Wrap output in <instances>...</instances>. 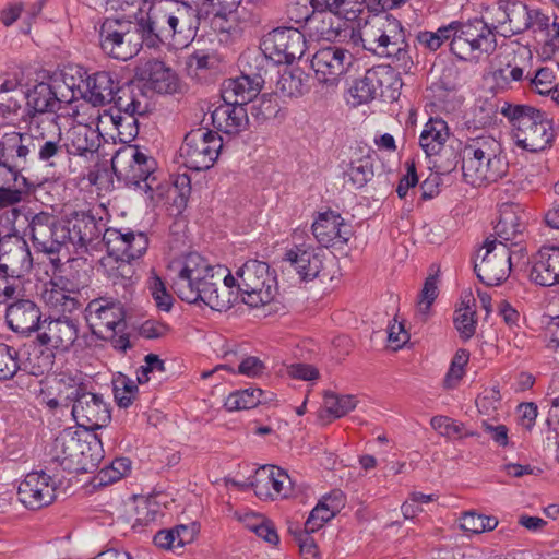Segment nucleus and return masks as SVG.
Instances as JSON below:
<instances>
[{"label":"nucleus","instance_id":"obj_1","mask_svg":"<svg viewBox=\"0 0 559 559\" xmlns=\"http://www.w3.org/2000/svg\"><path fill=\"white\" fill-rule=\"evenodd\" d=\"M170 271L176 272L173 288L183 301H201L212 310L226 311L237 300L234 275L221 265H212L197 252H190L174 263Z\"/></svg>","mask_w":559,"mask_h":559},{"label":"nucleus","instance_id":"obj_2","mask_svg":"<svg viewBox=\"0 0 559 559\" xmlns=\"http://www.w3.org/2000/svg\"><path fill=\"white\" fill-rule=\"evenodd\" d=\"M140 22L147 47L167 45L178 49L194 38L200 25V11L193 2L175 0L157 11L147 12Z\"/></svg>","mask_w":559,"mask_h":559},{"label":"nucleus","instance_id":"obj_3","mask_svg":"<svg viewBox=\"0 0 559 559\" xmlns=\"http://www.w3.org/2000/svg\"><path fill=\"white\" fill-rule=\"evenodd\" d=\"M0 156L17 168L28 169L38 163L51 169L59 163L63 152L59 143L50 139L39 126L25 132H8L0 140Z\"/></svg>","mask_w":559,"mask_h":559},{"label":"nucleus","instance_id":"obj_4","mask_svg":"<svg viewBox=\"0 0 559 559\" xmlns=\"http://www.w3.org/2000/svg\"><path fill=\"white\" fill-rule=\"evenodd\" d=\"M461 163L464 181L474 187L496 182L509 170L501 143L490 135L471 140L462 151Z\"/></svg>","mask_w":559,"mask_h":559},{"label":"nucleus","instance_id":"obj_5","mask_svg":"<svg viewBox=\"0 0 559 559\" xmlns=\"http://www.w3.org/2000/svg\"><path fill=\"white\" fill-rule=\"evenodd\" d=\"M501 114L512 124L519 147L537 153L551 146L555 131L545 112L527 105L504 104Z\"/></svg>","mask_w":559,"mask_h":559},{"label":"nucleus","instance_id":"obj_6","mask_svg":"<svg viewBox=\"0 0 559 559\" xmlns=\"http://www.w3.org/2000/svg\"><path fill=\"white\" fill-rule=\"evenodd\" d=\"M453 25L455 29L449 46L459 60L478 63L496 51V35L484 19L453 21Z\"/></svg>","mask_w":559,"mask_h":559},{"label":"nucleus","instance_id":"obj_7","mask_svg":"<svg viewBox=\"0 0 559 559\" xmlns=\"http://www.w3.org/2000/svg\"><path fill=\"white\" fill-rule=\"evenodd\" d=\"M145 43L140 20L107 17L98 28V44L102 51L117 60L132 59Z\"/></svg>","mask_w":559,"mask_h":559},{"label":"nucleus","instance_id":"obj_8","mask_svg":"<svg viewBox=\"0 0 559 559\" xmlns=\"http://www.w3.org/2000/svg\"><path fill=\"white\" fill-rule=\"evenodd\" d=\"M234 277L235 295L253 308L271 302L277 292L276 277L264 261L255 259L246 261L236 271Z\"/></svg>","mask_w":559,"mask_h":559},{"label":"nucleus","instance_id":"obj_9","mask_svg":"<svg viewBox=\"0 0 559 559\" xmlns=\"http://www.w3.org/2000/svg\"><path fill=\"white\" fill-rule=\"evenodd\" d=\"M111 167L119 180L150 193V198H153V192L159 187L155 176L156 160L138 146L118 151L111 159Z\"/></svg>","mask_w":559,"mask_h":559},{"label":"nucleus","instance_id":"obj_10","mask_svg":"<svg viewBox=\"0 0 559 559\" xmlns=\"http://www.w3.org/2000/svg\"><path fill=\"white\" fill-rule=\"evenodd\" d=\"M103 218H97L91 211H74L61 218L59 236L66 243H71L76 250L88 252L100 243L105 231Z\"/></svg>","mask_w":559,"mask_h":559},{"label":"nucleus","instance_id":"obj_11","mask_svg":"<svg viewBox=\"0 0 559 559\" xmlns=\"http://www.w3.org/2000/svg\"><path fill=\"white\" fill-rule=\"evenodd\" d=\"M90 445L82 441L76 432L61 431L53 440L49 456L50 461L58 464L63 471L73 473L92 472L98 463V459L87 454Z\"/></svg>","mask_w":559,"mask_h":559},{"label":"nucleus","instance_id":"obj_12","mask_svg":"<svg viewBox=\"0 0 559 559\" xmlns=\"http://www.w3.org/2000/svg\"><path fill=\"white\" fill-rule=\"evenodd\" d=\"M222 138L212 130L198 128L188 132L180 147L183 165L195 171L213 166L222 148Z\"/></svg>","mask_w":559,"mask_h":559},{"label":"nucleus","instance_id":"obj_13","mask_svg":"<svg viewBox=\"0 0 559 559\" xmlns=\"http://www.w3.org/2000/svg\"><path fill=\"white\" fill-rule=\"evenodd\" d=\"M84 318L92 335L99 340L112 337L126 328L122 306L106 298L91 300L84 310Z\"/></svg>","mask_w":559,"mask_h":559},{"label":"nucleus","instance_id":"obj_14","mask_svg":"<svg viewBox=\"0 0 559 559\" xmlns=\"http://www.w3.org/2000/svg\"><path fill=\"white\" fill-rule=\"evenodd\" d=\"M261 47L264 60L269 57L276 63L290 64L305 53L306 38L297 28L280 27L263 37Z\"/></svg>","mask_w":559,"mask_h":559},{"label":"nucleus","instance_id":"obj_15","mask_svg":"<svg viewBox=\"0 0 559 559\" xmlns=\"http://www.w3.org/2000/svg\"><path fill=\"white\" fill-rule=\"evenodd\" d=\"M50 139L59 143L63 152L59 163L51 164V169L62 167L69 160V155L87 157L96 153L100 146V133L85 123L73 124L67 131L66 140L62 138L61 129L57 127L56 132H50Z\"/></svg>","mask_w":559,"mask_h":559},{"label":"nucleus","instance_id":"obj_16","mask_svg":"<svg viewBox=\"0 0 559 559\" xmlns=\"http://www.w3.org/2000/svg\"><path fill=\"white\" fill-rule=\"evenodd\" d=\"M88 340L90 336L86 334L79 336V322L67 316L51 319L44 326V331L37 335L40 345L61 352H68L71 348L75 352L82 350L90 345Z\"/></svg>","mask_w":559,"mask_h":559},{"label":"nucleus","instance_id":"obj_17","mask_svg":"<svg viewBox=\"0 0 559 559\" xmlns=\"http://www.w3.org/2000/svg\"><path fill=\"white\" fill-rule=\"evenodd\" d=\"M352 62L353 55L348 50L333 45L316 51L311 58V68L321 84L335 87Z\"/></svg>","mask_w":559,"mask_h":559},{"label":"nucleus","instance_id":"obj_18","mask_svg":"<svg viewBox=\"0 0 559 559\" xmlns=\"http://www.w3.org/2000/svg\"><path fill=\"white\" fill-rule=\"evenodd\" d=\"M255 63V70L252 71L251 64L248 63L249 69L241 71V75L225 80L222 86V99L223 102H233L246 107L260 93L264 78L262 74L261 63L264 62V57L255 55L253 58Z\"/></svg>","mask_w":559,"mask_h":559},{"label":"nucleus","instance_id":"obj_19","mask_svg":"<svg viewBox=\"0 0 559 559\" xmlns=\"http://www.w3.org/2000/svg\"><path fill=\"white\" fill-rule=\"evenodd\" d=\"M485 255L479 263H475L474 270L481 283L487 286H496L508 278L511 271V260L518 251L510 250L506 246H497L496 241L486 239Z\"/></svg>","mask_w":559,"mask_h":559},{"label":"nucleus","instance_id":"obj_20","mask_svg":"<svg viewBox=\"0 0 559 559\" xmlns=\"http://www.w3.org/2000/svg\"><path fill=\"white\" fill-rule=\"evenodd\" d=\"M109 258L141 259L148 248V237L129 228H106L102 238Z\"/></svg>","mask_w":559,"mask_h":559},{"label":"nucleus","instance_id":"obj_21","mask_svg":"<svg viewBox=\"0 0 559 559\" xmlns=\"http://www.w3.org/2000/svg\"><path fill=\"white\" fill-rule=\"evenodd\" d=\"M71 414L78 426L86 430H96L106 427L111 419L109 404L103 394L85 390L76 404H73Z\"/></svg>","mask_w":559,"mask_h":559},{"label":"nucleus","instance_id":"obj_22","mask_svg":"<svg viewBox=\"0 0 559 559\" xmlns=\"http://www.w3.org/2000/svg\"><path fill=\"white\" fill-rule=\"evenodd\" d=\"M57 484L44 471L28 473L20 483L17 495L20 501L29 509H40L56 499Z\"/></svg>","mask_w":559,"mask_h":559},{"label":"nucleus","instance_id":"obj_23","mask_svg":"<svg viewBox=\"0 0 559 559\" xmlns=\"http://www.w3.org/2000/svg\"><path fill=\"white\" fill-rule=\"evenodd\" d=\"M33 266L27 242L19 236L0 238V271L11 277H23Z\"/></svg>","mask_w":559,"mask_h":559},{"label":"nucleus","instance_id":"obj_24","mask_svg":"<svg viewBox=\"0 0 559 559\" xmlns=\"http://www.w3.org/2000/svg\"><path fill=\"white\" fill-rule=\"evenodd\" d=\"M60 87L61 85L56 80L49 78L46 81L36 82L24 92L32 123L43 115H55L61 109Z\"/></svg>","mask_w":559,"mask_h":559},{"label":"nucleus","instance_id":"obj_25","mask_svg":"<svg viewBox=\"0 0 559 559\" xmlns=\"http://www.w3.org/2000/svg\"><path fill=\"white\" fill-rule=\"evenodd\" d=\"M60 228L61 219L46 212L35 214L27 226L35 248L49 254L58 253L63 246Z\"/></svg>","mask_w":559,"mask_h":559},{"label":"nucleus","instance_id":"obj_26","mask_svg":"<svg viewBox=\"0 0 559 559\" xmlns=\"http://www.w3.org/2000/svg\"><path fill=\"white\" fill-rule=\"evenodd\" d=\"M322 267V251L305 243L288 249L282 260L283 271H295L304 282L318 277Z\"/></svg>","mask_w":559,"mask_h":559},{"label":"nucleus","instance_id":"obj_27","mask_svg":"<svg viewBox=\"0 0 559 559\" xmlns=\"http://www.w3.org/2000/svg\"><path fill=\"white\" fill-rule=\"evenodd\" d=\"M515 209L513 204L501 206L499 221L495 226V239L491 241H496L497 246H506L510 250L519 248L515 251L521 254L525 226Z\"/></svg>","mask_w":559,"mask_h":559},{"label":"nucleus","instance_id":"obj_28","mask_svg":"<svg viewBox=\"0 0 559 559\" xmlns=\"http://www.w3.org/2000/svg\"><path fill=\"white\" fill-rule=\"evenodd\" d=\"M251 486L260 499H274L278 496L285 498L292 492V479L288 474L273 465L259 468Z\"/></svg>","mask_w":559,"mask_h":559},{"label":"nucleus","instance_id":"obj_29","mask_svg":"<svg viewBox=\"0 0 559 559\" xmlns=\"http://www.w3.org/2000/svg\"><path fill=\"white\" fill-rule=\"evenodd\" d=\"M40 308L29 299L11 304L5 311L9 328L20 334H29L40 328Z\"/></svg>","mask_w":559,"mask_h":559},{"label":"nucleus","instance_id":"obj_30","mask_svg":"<svg viewBox=\"0 0 559 559\" xmlns=\"http://www.w3.org/2000/svg\"><path fill=\"white\" fill-rule=\"evenodd\" d=\"M530 280L542 287L559 284V247H543L534 257Z\"/></svg>","mask_w":559,"mask_h":559},{"label":"nucleus","instance_id":"obj_31","mask_svg":"<svg viewBox=\"0 0 559 559\" xmlns=\"http://www.w3.org/2000/svg\"><path fill=\"white\" fill-rule=\"evenodd\" d=\"M212 123L218 130L229 135L245 131L249 124L248 110L245 106L224 102L211 114Z\"/></svg>","mask_w":559,"mask_h":559},{"label":"nucleus","instance_id":"obj_32","mask_svg":"<svg viewBox=\"0 0 559 559\" xmlns=\"http://www.w3.org/2000/svg\"><path fill=\"white\" fill-rule=\"evenodd\" d=\"M343 228L344 219L333 212L321 213L311 226L314 238L323 247L346 243L350 233Z\"/></svg>","mask_w":559,"mask_h":559},{"label":"nucleus","instance_id":"obj_33","mask_svg":"<svg viewBox=\"0 0 559 559\" xmlns=\"http://www.w3.org/2000/svg\"><path fill=\"white\" fill-rule=\"evenodd\" d=\"M82 97L95 107L110 104L119 82L108 71H98L82 81Z\"/></svg>","mask_w":559,"mask_h":559},{"label":"nucleus","instance_id":"obj_34","mask_svg":"<svg viewBox=\"0 0 559 559\" xmlns=\"http://www.w3.org/2000/svg\"><path fill=\"white\" fill-rule=\"evenodd\" d=\"M80 293L76 289H69L63 278H55L45 285L41 293L45 304L57 312L72 313L81 307Z\"/></svg>","mask_w":559,"mask_h":559},{"label":"nucleus","instance_id":"obj_35","mask_svg":"<svg viewBox=\"0 0 559 559\" xmlns=\"http://www.w3.org/2000/svg\"><path fill=\"white\" fill-rule=\"evenodd\" d=\"M388 72L383 68H372L366 71L365 75L357 80L349 88L352 105L359 106L374 99L378 95H382L384 78Z\"/></svg>","mask_w":559,"mask_h":559},{"label":"nucleus","instance_id":"obj_36","mask_svg":"<svg viewBox=\"0 0 559 559\" xmlns=\"http://www.w3.org/2000/svg\"><path fill=\"white\" fill-rule=\"evenodd\" d=\"M142 78L152 90L159 94H174L179 88V79L175 71L163 61L150 60L142 69Z\"/></svg>","mask_w":559,"mask_h":559},{"label":"nucleus","instance_id":"obj_37","mask_svg":"<svg viewBox=\"0 0 559 559\" xmlns=\"http://www.w3.org/2000/svg\"><path fill=\"white\" fill-rule=\"evenodd\" d=\"M111 103L115 104L119 114H138L143 116L148 109L147 98L143 90L132 82L123 85L118 84Z\"/></svg>","mask_w":559,"mask_h":559},{"label":"nucleus","instance_id":"obj_38","mask_svg":"<svg viewBox=\"0 0 559 559\" xmlns=\"http://www.w3.org/2000/svg\"><path fill=\"white\" fill-rule=\"evenodd\" d=\"M388 27H394V34L392 35V40L385 48L378 49V57L388 58L396 68L408 71L413 66V61L409 56L408 44L405 40L402 24L394 19L388 24Z\"/></svg>","mask_w":559,"mask_h":559},{"label":"nucleus","instance_id":"obj_39","mask_svg":"<svg viewBox=\"0 0 559 559\" xmlns=\"http://www.w3.org/2000/svg\"><path fill=\"white\" fill-rule=\"evenodd\" d=\"M24 92L0 96V117L13 126L33 124L27 112V102L23 106Z\"/></svg>","mask_w":559,"mask_h":559},{"label":"nucleus","instance_id":"obj_40","mask_svg":"<svg viewBox=\"0 0 559 559\" xmlns=\"http://www.w3.org/2000/svg\"><path fill=\"white\" fill-rule=\"evenodd\" d=\"M449 138L448 127L443 120H429L419 138V145L427 156L438 155Z\"/></svg>","mask_w":559,"mask_h":559},{"label":"nucleus","instance_id":"obj_41","mask_svg":"<svg viewBox=\"0 0 559 559\" xmlns=\"http://www.w3.org/2000/svg\"><path fill=\"white\" fill-rule=\"evenodd\" d=\"M506 8L507 25L506 31L500 33L502 36L510 37L532 27L533 15L526 4L521 1L509 0V7Z\"/></svg>","mask_w":559,"mask_h":559},{"label":"nucleus","instance_id":"obj_42","mask_svg":"<svg viewBox=\"0 0 559 559\" xmlns=\"http://www.w3.org/2000/svg\"><path fill=\"white\" fill-rule=\"evenodd\" d=\"M329 12H314L309 17V27L324 40H335L342 32V20Z\"/></svg>","mask_w":559,"mask_h":559},{"label":"nucleus","instance_id":"obj_43","mask_svg":"<svg viewBox=\"0 0 559 559\" xmlns=\"http://www.w3.org/2000/svg\"><path fill=\"white\" fill-rule=\"evenodd\" d=\"M373 163L370 156H364L350 162L345 171V180L353 188L360 189L373 178Z\"/></svg>","mask_w":559,"mask_h":559},{"label":"nucleus","instance_id":"obj_44","mask_svg":"<svg viewBox=\"0 0 559 559\" xmlns=\"http://www.w3.org/2000/svg\"><path fill=\"white\" fill-rule=\"evenodd\" d=\"M193 538L192 530L186 525H177L171 530H162L154 536V544L159 548L173 549L182 547Z\"/></svg>","mask_w":559,"mask_h":559},{"label":"nucleus","instance_id":"obj_45","mask_svg":"<svg viewBox=\"0 0 559 559\" xmlns=\"http://www.w3.org/2000/svg\"><path fill=\"white\" fill-rule=\"evenodd\" d=\"M491 78L495 86L504 91L511 88L513 82H520L524 79V70L515 62V57H513V62L511 60L506 63L501 61L499 67L492 71Z\"/></svg>","mask_w":559,"mask_h":559},{"label":"nucleus","instance_id":"obj_46","mask_svg":"<svg viewBox=\"0 0 559 559\" xmlns=\"http://www.w3.org/2000/svg\"><path fill=\"white\" fill-rule=\"evenodd\" d=\"M112 261L104 263L106 273L114 284H121L127 286L130 284L135 275L134 262L136 260L124 258H111Z\"/></svg>","mask_w":559,"mask_h":559},{"label":"nucleus","instance_id":"obj_47","mask_svg":"<svg viewBox=\"0 0 559 559\" xmlns=\"http://www.w3.org/2000/svg\"><path fill=\"white\" fill-rule=\"evenodd\" d=\"M471 302H474V299L467 296V299L462 301L463 307L457 309L454 316L455 329L463 341H468L476 332L475 311L471 308Z\"/></svg>","mask_w":559,"mask_h":559},{"label":"nucleus","instance_id":"obj_48","mask_svg":"<svg viewBox=\"0 0 559 559\" xmlns=\"http://www.w3.org/2000/svg\"><path fill=\"white\" fill-rule=\"evenodd\" d=\"M262 393L261 389L236 391L227 396L224 406L229 412L253 408L261 403Z\"/></svg>","mask_w":559,"mask_h":559},{"label":"nucleus","instance_id":"obj_49","mask_svg":"<svg viewBox=\"0 0 559 559\" xmlns=\"http://www.w3.org/2000/svg\"><path fill=\"white\" fill-rule=\"evenodd\" d=\"M393 34L394 27L382 29L372 26L364 31L360 36V40L365 50H368L378 56V49L385 48L386 45L392 40Z\"/></svg>","mask_w":559,"mask_h":559},{"label":"nucleus","instance_id":"obj_50","mask_svg":"<svg viewBox=\"0 0 559 559\" xmlns=\"http://www.w3.org/2000/svg\"><path fill=\"white\" fill-rule=\"evenodd\" d=\"M138 383L123 374L114 381V396L119 407L127 408L133 403L139 393Z\"/></svg>","mask_w":559,"mask_h":559},{"label":"nucleus","instance_id":"obj_51","mask_svg":"<svg viewBox=\"0 0 559 559\" xmlns=\"http://www.w3.org/2000/svg\"><path fill=\"white\" fill-rule=\"evenodd\" d=\"M357 405V399L354 395H338L328 392L324 395V407L334 418H341L353 411Z\"/></svg>","mask_w":559,"mask_h":559},{"label":"nucleus","instance_id":"obj_52","mask_svg":"<svg viewBox=\"0 0 559 559\" xmlns=\"http://www.w3.org/2000/svg\"><path fill=\"white\" fill-rule=\"evenodd\" d=\"M162 516L159 504L154 499H140L135 507L133 528L148 526Z\"/></svg>","mask_w":559,"mask_h":559},{"label":"nucleus","instance_id":"obj_53","mask_svg":"<svg viewBox=\"0 0 559 559\" xmlns=\"http://www.w3.org/2000/svg\"><path fill=\"white\" fill-rule=\"evenodd\" d=\"M498 520L495 516H486L475 512H466L460 520V527L465 532L480 534L497 527Z\"/></svg>","mask_w":559,"mask_h":559},{"label":"nucleus","instance_id":"obj_54","mask_svg":"<svg viewBox=\"0 0 559 559\" xmlns=\"http://www.w3.org/2000/svg\"><path fill=\"white\" fill-rule=\"evenodd\" d=\"M86 389L84 383L76 381L74 378L61 376L58 380L57 394L64 402V407L70 405L73 407V404L78 403Z\"/></svg>","mask_w":559,"mask_h":559},{"label":"nucleus","instance_id":"obj_55","mask_svg":"<svg viewBox=\"0 0 559 559\" xmlns=\"http://www.w3.org/2000/svg\"><path fill=\"white\" fill-rule=\"evenodd\" d=\"M455 26L453 22L445 26H440L436 32H420L417 35L418 41L425 46L426 48L436 51L439 49L445 41H451L453 38V31Z\"/></svg>","mask_w":559,"mask_h":559},{"label":"nucleus","instance_id":"obj_56","mask_svg":"<svg viewBox=\"0 0 559 559\" xmlns=\"http://www.w3.org/2000/svg\"><path fill=\"white\" fill-rule=\"evenodd\" d=\"M468 360L469 352L467 349L460 348L456 350L443 381L447 389H453L459 384L465 374V366Z\"/></svg>","mask_w":559,"mask_h":559},{"label":"nucleus","instance_id":"obj_57","mask_svg":"<svg viewBox=\"0 0 559 559\" xmlns=\"http://www.w3.org/2000/svg\"><path fill=\"white\" fill-rule=\"evenodd\" d=\"M138 114H117L111 115V120L116 126L120 140L130 142L139 134Z\"/></svg>","mask_w":559,"mask_h":559},{"label":"nucleus","instance_id":"obj_58","mask_svg":"<svg viewBox=\"0 0 559 559\" xmlns=\"http://www.w3.org/2000/svg\"><path fill=\"white\" fill-rule=\"evenodd\" d=\"M19 368L17 352L8 344L0 343V381L13 378Z\"/></svg>","mask_w":559,"mask_h":559},{"label":"nucleus","instance_id":"obj_59","mask_svg":"<svg viewBox=\"0 0 559 559\" xmlns=\"http://www.w3.org/2000/svg\"><path fill=\"white\" fill-rule=\"evenodd\" d=\"M246 526L271 545H277L280 542L275 526L270 520L254 516L247 522Z\"/></svg>","mask_w":559,"mask_h":559},{"label":"nucleus","instance_id":"obj_60","mask_svg":"<svg viewBox=\"0 0 559 559\" xmlns=\"http://www.w3.org/2000/svg\"><path fill=\"white\" fill-rule=\"evenodd\" d=\"M431 427L441 436L447 438H463L464 424L452 419L451 417L437 415L430 419Z\"/></svg>","mask_w":559,"mask_h":559},{"label":"nucleus","instance_id":"obj_61","mask_svg":"<svg viewBox=\"0 0 559 559\" xmlns=\"http://www.w3.org/2000/svg\"><path fill=\"white\" fill-rule=\"evenodd\" d=\"M148 289L159 310L169 311L173 306V297L167 292L164 282L157 275L148 280Z\"/></svg>","mask_w":559,"mask_h":559},{"label":"nucleus","instance_id":"obj_62","mask_svg":"<svg viewBox=\"0 0 559 559\" xmlns=\"http://www.w3.org/2000/svg\"><path fill=\"white\" fill-rule=\"evenodd\" d=\"M165 361L156 354H147L144 357V365L136 369V381L140 384L146 383L150 380V373L165 372Z\"/></svg>","mask_w":559,"mask_h":559},{"label":"nucleus","instance_id":"obj_63","mask_svg":"<svg viewBox=\"0 0 559 559\" xmlns=\"http://www.w3.org/2000/svg\"><path fill=\"white\" fill-rule=\"evenodd\" d=\"M277 90L283 96H298L302 91V81L300 75L293 73L292 71H284L278 81Z\"/></svg>","mask_w":559,"mask_h":559},{"label":"nucleus","instance_id":"obj_64","mask_svg":"<svg viewBox=\"0 0 559 559\" xmlns=\"http://www.w3.org/2000/svg\"><path fill=\"white\" fill-rule=\"evenodd\" d=\"M131 469V461L128 457H117L109 466L100 471L102 480L114 483L126 476Z\"/></svg>","mask_w":559,"mask_h":559}]
</instances>
